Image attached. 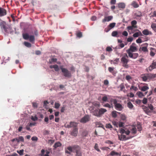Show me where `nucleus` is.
I'll list each match as a JSON object with an SVG mask.
<instances>
[{
	"instance_id": "nucleus-1",
	"label": "nucleus",
	"mask_w": 156,
	"mask_h": 156,
	"mask_svg": "<svg viewBox=\"0 0 156 156\" xmlns=\"http://www.w3.org/2000/svg\"><path fill=\"white\" fill-rule=\"evenodd\" d=\"M0 24L2 29L4 30L5 34H11L13 32V30L10 25L7 24L5 22H1Z\"/></svg>"
},
{
	"instance_id": "nucleus-2",
	"label": "nucleus",
	"mask_w": 156,
	"mask_h": 156,
	"mask_svg": "<svg viewBox=\"0 0 156 156\" xmlns=\"http://www.w3.org/2000/svg\"><path fill=\"white\" fill-rule=\"evenodd\" d=\"M142 107L145 112L148 115H150L152 112L155 113V112L154 111V107L151 104H148L147 106L143 105Z\"/></svg>"
},
{
	"instance_id": "nucleus-3",
	"label": "nucleus",
	"mask_w": 156,
	"mask_h": 156,
	"mask_svg": "<svg viewBox=\"0 0 156 156\" xmlns=\"http://www.w3.org/2000/svg\"><path fill=\"white\" fill-rule=\"evenodd\" d=\"M106 109L101 108L99 109H95L93 111V115L98 117H100L104 113L107 112Z\"/></svg>"
},
{
	"instance_id": "nucleus-4",
	"label": "nucleus",
	"mask_w": 156,
	"mask_h": 156,
	"mask_svg": "<svg viewBox=\"0 0 156 156\" xmlns=\"http://www.w3.org/2000/svg\"><path fill=\"white\" fill-rule=\"evenodd\" d=\"M128 58V56L127 54L125 53L121 59V62L122 64V66L126 68H128L129 67L128 64L129 60Z\"/></svg>"
},
{
	"instance_id": "nucleus-5",
	"label": "nucleus",
	"mask_w": 156,
	"mask_h": 156,
	"mask_svg": "<svg viewBox=\"0 0 156 156\" xmlns=\"http://www.w3.org/2000/svg\"><path fill=\"white\" fill-rule=\"evenodd\" d=\"M62 72L63 73V75L65 77H70L72 76L71 73L68 70L65 68H62V66L60 67Z\"/></svg>"
},
{
	"instance_id": "nucleus-6",
	"label": "nucleus",
	"mask_w": 156,
	"mask_h": 156,
	"mask_svg": "<svg viewBox=\"0 0 156 156\" xmlns=\"http://www.w3.org/2000/svg\"><path fill=\"white\" fill-rule=\"evenodd\" d=\"M77 145H75L72 146L68 147L66 148H65V152L66 153L70 154L71 152L75 151V147H77Z\"/></svg>"
},
{
	"instance_id": "nucleus-7",
	"label": "nucleus",
	"mask_w": 156,
	"mask_h": 156,
	"mask_svg": "<svg viewBox=\"0 0 156 156\" xmlns=\"http://www.w3.org/2000/svg\"><path fill=\"white\" fill-rule=\"evenodd\" d=\"M75 156H82V153L81 151V147L77 145V147H75Z\"/></svg>"
},
{
	"instance_id": "nucleus-8",
	"label": "nucleus",
	"mask_w": 156,
	"mask_h": 156,
	"mask_svg": "<svg viewBox=\"0 0 156 156\" xmlns=\"http://www.w3.org/2000/svg\"><path fill=\"white\" fill-rule=\"evenodd\" d=\"M118 136L119 139L120 140L122 141L126 140H127L130 139L133 137V136L126 137L125 135L122 134H121V135H118Z\"/></svg>"
},
{
	"instance_id": "nucleus-9",
	"label": "nucleus",
	"mask_w": 156,
	"mask_h": 156,
	"mask_svg": "<svg viewBox=\"0 0 156 156\" xmlns=\"http://www.w3.org/2000/svg\"><path fill=\"white\" fill-rule=\"evenodd\" d=\"M116 23H110L105 29V31L106 32H108L111 29L113 28L115 26Z\"/></svg>"
},
{
	"instance_id": "nucleus-10",
	"label": "nucleus",
	"mask_w": 156,
	"mask_h": 156,
	"mask_svg": "<svg viewBox=\"0 0 156 156\" xmlns=\"http://www.w3.org/2000/svg\"><path fill=\"white\" fill-rule=\"evenodd\" d=\"M115 108L119 111H121L123 108V106L122 105L119 103H117V101L115 104H114Z\"/></svg>"
},
{
	"instance_id": "nucleus-11",
	"label": "nucleus",
	"mask_w": 156,
	"mask_h": 156,
	"mask_svg": "<svg viewBox=\"0 0 156 156\" xmlns=\"http://www.w3.org/2000/svg\"><path fill=\"white\" fill-rule=\"evenodd\" d=\"M77 124L76 122H71L69 124L65 125V127L66 128H70L71 127L74 128V127H77Z\"/></svg>"
},
{
	"instance_id": "nucleus-12",
	"label": "nucleus",
	"mask_w": 156,
	"mask_h": 156,
	"mask_svg": "<svg viewBox=\"0 0 156 156\" xmlns=\"http://www.w3.org/2000/svg\"><path fill=\"white\" fill-rule=\"evenodd\" d=\"M137 48L136 47L133 45H131L130 48L126 51L129 54V52H134L137 51Z\"/></svg>"
},
{
	"instance_id": "nucleus-13",
	"label": "nucleus",
	"mask_w": 156,
	"mask_h": 156,
	"mask_svg": "<svg viewBox=\"0 0 156 156\" xmlns=\"http://www.w3.org/2000/svg\"><path fill=\"white\" fill-rule=\"evenodd\" d=\"M90 120V118L88 115H86L83 117L80 120V122L83 123H85L88 122Z\"/></svg>"
},
{
	"instance_id": "nucleus-14",
	"label": "nucleus",
	"mask_w": 156,
	"mask_h": 156,
	"mask_svg": "<svg viewBox=\"0 0 156 156\" xmlns=\"http://www.w3.org/2000/svg\"><path fill=\"white\" fill-rule=\"evenodd\" d=\"M78 129L77 128V126L73 128V130L70 133V134L74 136H76L78 133Z\"/></svg>"
},
{
	"instance_id": "nucleus-15",
	"label": "nucleus",
	"mask_w": 156,
	"mask_h": 156,
	"mask_svg": "<svg viewBox=\"0 0 156 156\" xmlns=\"http://www.w3.org/2000/svg\"><path fill=\"white\" fill-rule=\"evenodd\" d=\"M139 56V54L137 53H133L129 52L128 54V56L130 58H132L133 59H136Z\"/></svg>"
},
{
	"instance_id": "nucleus-16",
	"label": "nucleus",
	"mask_w": 156,
	"mask_h": 156,
	"mask_svg": "<svg viewBox=\"0 0 156 156\" xmlns=\"http://www.w3.org/2000/svg\"><path fill=\"white\" fill-rule=\"evenodd\" d=\"M139 88L140 90L143 91H146L149 89V87L147 84H145V85L143 86L139 87Z\"/></svg>"
},
{
	"instance_id": "nucleus-17",
	"label": "nucleus",
	"mask_w": 156,
	"mask_h": 156,
	"mask_svg": "<svg viewBox=\"0 0 156 156\" xmlns=\"http://www.w3.org/2000/svg\"><path fill=\"white\" fill-rule=\"evenodd\" d=\"M113 19V16H108L105 17L104 19L102 20V22L104 23L105 22H109L111 20Z\"/></svg>"
},
{
	"instance_id": "nucleus-18",
	"label": "nucleus",
	"mask_w": 156,
	"mask_h": 156,
	"mask_svg": "<svg viewBox=\"0 0 156 156\" xmlns=\"http://www.w3.org/2000/svg\"><path fill=\"white\" fill-rule=\"evenodd\" d=\"M6 10L0 7V16H3L6 15Z\"/></svg>"
},
{
	"instance_id": "nucleus-19",
	"label": "nucleus",
	"mask_w": 156,
	"mask_h": 156,
	"mask_svg": "<svg viewBox=\"0 0 156 156\" xmlns=\"http://www.w3.org/2000/svg\"><path fill=\"white\" fill-rule=\"evenodd\" d=\"M156 62L153 61L151 64L148 67V69L150 71H152L156 68Z\"/></svg>"
},
{
	"instance_id": "nucleus-20",
	"label": "nucleus",
	"mask_w": 156,
	"mask_h": 156,
	"mask_svg": "<svg viewBox=\"0 0 156 156\" xmlns=\"http://www.w3.org/2000/svg\"><path fill=\"white\" fill-rule=\"evenodd\" d=\"M143 34L145 35H152V34L151 31H149L147 29H145L142 31Z\"/></svg>"
},
{
	"instance_id": "nucleus-21",
	"label": "nucleus",
	"mask_w": 156,
	"mask_h": 156,
	"mask_svg": "<svg viewBox=\"0 0 156 156\" xmlns=\"http://www.w3.org/2000/svg\"><path fill=\"white\" fill-rule=\"evenodd\" d=\"M118 8L121 9H124L126 7V4L124 2H120L118 4Z\"/></svg>"
},
{
	"instance_id": "nucleus-22",
	"label": "nucleus",
	"mask_w": 156,
	"mask_h": 156,
	"mask_svg": "<svg viewBox=\"0 0 156 156\" xmlns=\"http://www.w3.org/2000/svg\"><path fill=\"white\" fill-rule=\"evenodd\" d=\"M121 152L120 153H118L116 152L115 151H112L111 153H110L109 154L112 156H121Z\"/></svg>"
},
{
	"instance_id": "nucleus-23",
	"label": "nucleus",
	"mask_w": 156,
	"mask_h": 156,
	"mask_svg": "<svg viewBox=\"0 0 156 156\" xmlns=\"http://www.w3.org/2000/svg\"><path fill=\"white\" fill-rule=\"evenodd\" d=\"M49 68L51 69H52L53 68L55 71L58 72L59 70V68L58 65H50L49 66Z\"/></svg>"
},
{
	"instance_id": "nucleus-24",
	"label": "nucleus",
	"mask_w": 156,
	"mask_h": 156,
	"mask_svg": "<svg viewBox=\"0 0 156 156\" xmlns=\"http://www.w3.org/2000/svg\"><path fill=\"white\" fill-rule=\"evenodd\" d=\"M120 88V91H123L125 92L126 90L125 89V87L123 83H121L120 85L117 87V88Z\"/></svg>"
},
{
	"instance_id": "nucleus-25",
	"label": "nucleus",
	"mask_w": 156,
	"mask_h": 156,
	"mask_svg": "<svg viewBox=\"0 0 156 156\" xmlns=\"http://www.w3.org/2000/svg\"><path fill=\"white\" fill-rule=\"evenodd\" d=\"M131 5L134 8H137L139 6L138 3L135 1H133L132 2Z\"/></svg>"
},
{
	"instance_id": "nucleus-26",
	"label": "nucleus",
	"mask_w": 156,
	"mask_h": 156,
	"mask_svg": "<svg viewBox=\"0 0 156 156\" xmlns=\"http://www.w3.org/2000/svg\"><path fill=\"white\" fill-rule=\"evenodd\" d=\"M148 79H153L156 77L155 74L151 73L147 74Z\"/></svg>"
},
{
	"instance_id": "nucleus-27",
	"label": "nucleus",
	"mask_w": 156,
	"mask_h": 156,
	"mask_svg": "<svg viewBox=\"0 0 156 156\" xmlns=\"http://www.w3.org/2000/svg\"><path fill=\"white\" fill-rule=\"evenodd\" d=\"M131 133L135 134L136 133V129L134 126H132V128L130 129Z\"/></svg>"
},
{
	"instance_id": "nucleus-28",
	"label": "nucleus",
	"mask_w": 156,
	"mask_h": 156,
	"mask_svg": "<svg viewBox=\"0 0 156 156\" xmlns=\"http://www.w3.org/2000/svg\"><path fill=\"white\" fill-rule=\"evenodd\" d=\"M134 15L137 17H140L142 16V14L140 12L136 11Z\"/></svg>"
},
{
	"instance_id": "nucleus-29",
	"label": "nucleus",
	"mask_w": 156,
	"mask_h": 156,
	"mask_svg": "<svg viewBox=\"0 0 156 156\" xmlns=\"http://www.w3.org/2000/svg\"><path fill=\"white\" fill-rule=\"evenodd\" d=\"M136 94L138 97L140 98H141L144 96V94L141 91H138Z\"/></svg>"
},
{
	"instance_id": "nucleus-30",
	"label": "nucleus",
	"mask_w": 156,
	"mask_h": 156,
	"mask_svg": "<svg viewBox=\"0 0 156 156\" xmlns=\"http://www.w3.org/2000/svg\"><path fill=\"white\" fill-rule=\"evenodd\" d=\"M142 34L141 32L139 31V32H136L133 35V36L134 37H138L139 36H142Z\"/></svg>"
},
{
	"instance_id": "nucleus-31",
	"label": "nucleus",
	"mask_w": 156,
	"mask_h": 156,
	"mask_svg": "<svg viewBox=\"0 0 156 156\" xmlns=\"http://www.w3.org/2000/svg\"><path fill=\"white\" fill-rule=\"evenodd\" d=\"M23 37L24 39L26 40H28L30 36L27 33H24L23 34Z\"/></svg>"
},
{
	"instance_id": "nucleus-32",
	"label": "nucleus",
	"mask_w": 156,
	"mask_h": 156,
	"mask_svg": "<svg viewBox=\"0 0 156 156\" xmlns=\"http://www.w3.org/2000/svg\"><path fill=\"white\" fill-rule=\"evenodd\" d=\"M137 27V26H133L131 25V26H129L127 27V29L128 31L129 32V30H132L134 28H136Z\"/></svg>"
},
{
	"instance_id": "nucleus-33",
	"label": "nucleus",
	"mask_w": 156,
	"mask_h": 156,
	"mask_svg": "<svg viewBox=\"0 0 156 156\" xmlns=\"http://www.w3.org/2000/svg\"><path fill=\"white\" fill-rule=\"evenodd\" d=\"M29 39L30 42L33 43L35 40V37L34 35H30L29 36Z\"/></svg>"
},
{
	"instance_id": "nucleus-34",
	"label": "nucleus",
	"mask_w": 156,
	"mask_h": 156,
	"mask_svg": "<svg viewBox=\"0 0 156 156\" xmlns=\"http://www.w3.org/2000/svg\"><path fill=\"white\" fill-rule=\"evenodd\" d=\"M96 125L97 127H101L103 128L104 126L100 122H96Z\"/></svg>"
},
{
	"instance_id": "nucleus-35",
	"label": "nucleus",
	"mask_w": 156,
	"mask_h": 156,
	"mask_svg": "<svg viewBox=\"0 0 156 156\" xmlns=\"http://www.w3.org/2000/svg\"><path fill=\"white\" fill-rule=\"evenodd\" d=\"M141 77L142 79L144 81H146L147 80H148L147 74L143 75Z\"/></svg>"
},
{
	"instance_id": "nucleus-36",
	"label": "nucleus",
	"mask_w": 156,
	"mask_h": 156,
	"mask_svg": "<svg viewBox=\"0 0 156 156\" xmlns=\"http://www.w3.org/2000/svg\"><path fill=\"white\" fill-rule=\"evenodd\" d=\"M117 113L118 112L115 111H113L112 112V117L114 118H116L117 116Z\"/></svg>"
},
{
	"instance_id": "nucleus-37",
	"label": "nucleus",
	"mask_w": 156,
	"mask_h": 156,
	"mask_svg": "<svg viewBox=\"0 0 156 156\" xmlns=\"http://www.w3.org/2000/svg\"><path fill=\"white\" fill-rule=\"evenodd\" d=\"M62 145V144L60 142L55 143L54 144V147L55 148H56L58 147H60Z\"/></svg>"
},
{
	"instance_id": "nucleus-38",
	"label": "nucleus",
	"mask_w": 156,
	"mask_h": 156,
	"mask_svg": "<svg viewBox=\"0 0 156 156\" xmlns=\"http://www.w3.org/2000/svg\"><path fill=\"white\" fill-rule=\"evenodd\" d=\"M127 106L130 109H132L133 107V105L130 102H129L127 103Z\"/></svg>"
},
{
	"instance_id": "nucleus-39",
	"label": "nucleus",
	"mask_w": 156,
	"mask_h": 156,
	"mask_svg": "<svg viewBox=\"0 0 156 156\" xmlns=\"http://www.w3.org/2000/svg\"><path fill=\"white\" fill-rule=\"evenodd\" d=\"M88 134V132L87 130H84L82 133V136L83 137L86 136Z\"/></svg>"
},
{
	"instance_id": "nucleus-40",
	"label": "nucleus",
	"mask_w": 156,
	"mask_h": 156,
	"mask_svg": "<svg viewBox=\"0 0 156 156\" xmlns=\"http://www.w3.org/2000/svg\"><path fill=\"white\" fill-rule=\"evenodd\" d=\"M118 33L117 31H113L112 32V35L113 37H118L119 36H118Z\"/></svg>"
},
{
	"instance_id": "nucleus-41",
	"label": "nucleus",
	"mask_w": 156,
	"mask_h": 156,
	"mask_svg": "<svg viewBox=\"0 0 156 156\" xmlns=\"http://www.w3.org/2000/svg\"><path fill=\"white\" fill-rule=\"evenodd\" d=\"M114 67H109L108 68V70L110 72L112 73L113 75H114Z\"/></svg>"
},
{
	"instance_id": "nucleus-42",
	"label": "nucleus",
	"mask_w": 156,
	"mask_h": 156,
	"mask_svg": "<svg viewBox=\"0 0 156 156\" xmlns=\"http://www.w3.org/2000/svg\"><path fill=\"white\" fill-rule=\"evenodd\" d=\"M151 27L156 32V24L154 23H152L151 25Z\"/></svg>"
},
{
	"instance_id": "nucleus-43",
	"label": "nucleus",
	"mask_w": 156,
	"mask_h": 156,
	"mask_svg": "<svg viewBox=\"0 0 156 156\" xmlns=\"http://www.w3.org/2000/svg\"><path fill=\"white\" fill-rule=\"evenodd\" d=\"M24 44L28 48H30L31 47V44L29 42H25Z\"/></svg>"
},
{
	"instance_id": "nucleus-44",
	"label": "nucleus",
	"mask_w": 156,
	"mask_h": 156,
	"mask_svg": "<svg viewBox=\"0 0 156 156\" xmlns=\"http://www.w3.org/2000/svg\"><path fill=\"white\" fill-rule=\"evenodd\" d=\"M24 139L23 136H20L19 138H18V142H19L20 141L24 142Z\"/></svg>"
},
{
	"instance_id": "nucleus-45",
	"label": "nucleus",
	"mask_w": 156,
	"mask_h": 156,
	"mask_svg": "<svg viewBox=\"0 0 156 156\" xmlns=\"http://www.w3.org/2000/svg\"><path fill=\"white\" fill-rule=\"evenodd\" d=\"M136 127L138 131H140L142 130V128L141 125L140 124H137L136 125Z\"/></svg>"
},
{
	"instance_id": "nucleus-46",
	"label": "nucleus",
	"mask_w": 156,
	"mask_h": 156,
	"mask_svg": "<svg viewBox=\"0 0 156 156\" xmlns=\"http://www.w3.org/2000/svg\"><path fill=\"white\" fill-rule=\"evenodd\" d=\"M130 89H133V90L135 91H137L138 90V88L136 87L133 85L131 86L130 88Z\"/></svg>"
},
{
	"instance_id": "nucleus-47",
	"label": "nucleus",
	"mask_w": 156,
	"mask_h": 156,
	"mask_svg": "<svg viewBox=\"0 0 156 156\" xmlns=\"http://www.w3.org/2000/svg\"><path fill=\"white\" fill-rule=\"evenodd\" d=\"M140 49H141L142 51L144 52L147 51L148 50L147 48L145 46L140 48Z\"/></svg>"
},
{
	"instance_id": "nucleus-48",
	"label": "nucleus",
	"mask_w": 156,
	"mask_h": 156,
	"mask_svg": "<svg viewBox=\"0 0 156 156\" xmlns=\"http://www.w3.org/2000/svg\"><path fill=\"white\" fill-rule=\"evenodd\" d=\"M126 117L125 115L122 114L121 115V119L123 121H125L126 120Z\"/></svg>"
},
{
	"instance_id": "nucleus-49",
	"label": "nucleus",
	"mask_w": 156,
	"mask_h": 156,
	"mask_svg": "<svg viewBox=\"0 0 156 156\" xmlns=\"http://www.w3.org/2000/svg\"><path fill=\"white\" fill-rule=\"evenodd\" d=\"M60 105L58 103L55 102V108H58L60 106Z\"/></svg>"
},
{
	"instance_id": "nucleus-50",
	"label": "nucleus",
	"mask_w": 156,
	"mask_h": 156,
	"mask_svg": "<svg viewBox=\"0 0 156 156\" xmlns=\"http://www.w3.org/2000/svg\"><path fill=\"white\" fill-rule=\"evenodd\" d=\"M23 151L24 150L23 149H22L20 150V151H17V152L19 153L20 155H22L23 154Z\"/></svg>"
},
{
	"instance_id": "nucleus-51",
	"label": "nucleus",
	"mask_w": 156,
	"mask_h": 156,
	"mask_svg": "<svg viewBox=\"0 0 156 156\" xmlns=\"http://www.w3.org/2000/svg\"><path fill=\"white\" fill-rule=\"evenodd\" d=\"M117 101L116 99H113L112 98H111L110 100V102L111 103H113L114 104H115L117 102Z\"/></svg>"
},
{
	"instance_id": "nucleus-52",
	"label": "nucleus",
	"mask_w": 156,
	"mask_h": 156,
	"mask_svg": "<svg viewBox=\"0 0 156 156\" xmlns=\"http://www.w3.org/2000/svg\"><path fill=\"white\" fill-rule=\"evenodd\" d=\"M107 128H112V126L110 123L107 124L105 126Z\"/></svg>"
},
{
	"instance_id": "nucleus-53",
	"label": "nucleus",
	"mask_w": 156,
	"mask_h": 156,
	"mask_svg": "<svg viewBox=\"0 0 156 156\" xmlns=\"http://www.w3.org/2000/svg\"><path fill=\"white\" fill-rule=\"evenodd\" d=\"M147 99L145 98H144L142 100V103L143 104H146L147 103Z\"/></svg>"
},
{
	"instance_id": "nucleus-54",
	"label": "nucleus",
	"mask_w": 156,
	"mask_h": 156,
	"mask_svg": "<svg viewBox=\"0 0 156 156\" xmlns=\"http://www.w3.org/2000/svg\"><path fill=\"white\" fill-rule=\"evenodd\" d=\"M119 61V58H116L113 61V64H117L118 63Z\"/></svg>"
},
{
	"instance_id": "nucleus-55",
	"label": "nucleus",
	"mask_w": 156,
	"mask_h": 156,
	"mask_svg": "<svg viewBox=\"0 0 156 156\" xmlns=\"http://www.w3.org/2000/svg\"><path fill=\"white\" fill-rule=\"evenodd\" d=\"M108 98L107 96H105L103 97L102 98V100L104 102L108 101Z\"/></svg>"
},
{
	"instance_id": "nucleus-56",
	"label": "nucleus",
	"mask_w": 156,
	"mask_h": 156,
	"mask_svg": "<svg viewBox=\"0 0 156 156\" xmlns=\"http://www.w3.org/2000/svg\"><path fill=\"white\" fill-rule=\"evenodd\" d=\"M131 24L133 26H136L135 25L137 24V21L136 20H133L131 22Z\"/></svg>"
},
{
	"instance_id": "nucleus-57",
	"label": "nucleus",
	"mask_w": 156,
	"mask_h": 156,
	"mask_svg": "<svg viewBox=\"0 0 156 156\" xmlns=\"http://www.w3.org/2000/svg\"><path fill=\"white\" fill-rule=\"evenodd\" d=\"M136 42L137 43H142L143 41L140 38H139L137 39L136 40Z\"/></svg>"
},
{
	"instance_id": "nucleus-58",
	"label": "nucleus",
	"mask_w": 156,
	"mask_h": 156,
	"mask_svg": "<svg viewBox=\"0 0 156 156\" xmlns=\"http://www.w3.org/2000/svg\"><path fill=\"white\" fill-rule=\"evenodd\" d=\"M32 104L34 108H37V104L36 102H33Z\"/></svg>"
},
{
	"instance_id": "nucleus-59",
	"label": "nucleus",
	"mask_w": 156,
	"mask_h": 156,
	"mask_svg": "<svg viewBox=\"0 0 156 156\" xmlns=\"http://www.w3.org/2000/svg\"><path fill=\"white\" fill-rule=\"evenodd\" d=\"M135 102L137 104L140 105L142 102V100L137 99L136 100Z\"/></svg>"
},
{
	"instance_id": "nucleus-60",
	"label": "nucleus",
	"mask_w": 156,
	"mask_h": 156,
	"mask_svg": "<svg viewBox=\"0 0 156 156\" xmlns=\"http://www.w3.org/2000/svg\"><path fill=\"white\" fill-rule=\"evenodd\" d=\"M82 33L80 32H78L76 34L77 36L79 38L81 37H82Z\"/></svg>"
},
{
	"instance_id": "nucleus-61",
	"label": "nucleus",
	"mask_w": 156,
	"mask_h": 156,
	"mask_svg": "<svg viewBox=\"0 0 156 156\" xmlns=\"http://www.w3.org/2000/svg\"><path fill=\"white\" fill-rule=\"evenodd\" d=\"M119 47H118V49H120L121 48H123L124 47V44L122 43L120 44L119 45Z\"/></svg>"
},
{
	"instance_id": "nucleus-62",
	"label": "nucleus",
	"mask_w": 156,
	"mask_h": 156,
	"mask_svg": "<svg viewBox=\"0 0 156 156\" xmlns=\"http://www.w3.org/2000/svg\"><path fill=\"white\" fill-rule=\"evenodd\" d=\"M106 50L108 51H112V49L110 47H107L106 48Z\"/></svg>"
},
{
	"instance_id": "nucleus-63",
	"label": "nucleus",
	"mask_w": 156,
	"mask_h": 156,
	"mask_svg": "<svg viewBox=\"0 0 156 156\" xmlns=\"http://www.w3.org/2000/svg\"><path fill=\"white\" fill-rule=\"evenodd\" d=\"M103 106L105 107H108L109 108H111V105L108 103H106Z\"/></svg>"
},
{
	"instance_id": "nucleus-64",
	"label": "nucleus",
	"mask_w": 156,
	"mask_h": 156,
	"mask_svg": "<svg viewBox=\"0 0 156 156\" xmlns=\"http://www.w3.org/2000/svg\"><path fill=\"white\" fill-rule=\"evenodd\" d=\"M31 119L32 120L35 121L37 120L38 118L36 116H35L34 117L32 116Z\"/></svg>"
}]
</instances>
